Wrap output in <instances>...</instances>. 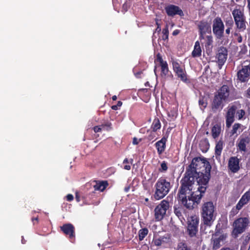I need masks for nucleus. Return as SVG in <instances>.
<instances>
[{
    "label": "nucleus",
    "mask_w": 250,
    "mask_h": 250,
    "mask_svg": "<svg viewBox=\"0 0 250 250\" xmlns=\"http://www.w3.org/2000/svg\"><path fill=\"white\" fill-rule=\"evenodd\" d=\"M237 77L241 83H248L250 80V64L242 65L237 73Z\"/></svg>",
    "instance_id": "13"
},
{
    "label": "nucleus",
    "mask_w": 250,
    "mask_h": 250,
    "mask_svg": "<svg viewBox=\"0 0 250 250\" xmlns=\"http://www.w3.org/2000/svg\"><path fill=\"white\" fill-rule=\"evenodd\" d=\"M125 191H128L127 188H126Z\"/></svg>",
    "instance_id": "62"
},
{
    "label": "nucleus",
    "mask_w": 250,
    "mask_h": 250,
    "mask_svg": "<svg viewBox=\"0 0 250 250\" xmlns=\"http://www.w3.org/2000/svg\"><path fill=\"white\" fill-rule=\"evenodd\" d=\"M223 148V142L220 140L216 144L215 147V154L216 158H220Z\"/></svg>",
    "instance_id": "27"
},
{
    "label": "nucleus",
    "mask_w": 250,
    "mask_h": 250,
    "mask_svg": "<svg viewBox=\"0 0 250 250\" xmlns=\"http://www.w3.org/2000/svg\"><path fill=\"white\" fill-rule=\"evenodd\" d=\"M155 62H159L161 66V76L162 78L166 79L168 77L173 78V75L169 72L168 64L166 61H164L161 55L158 53L156 55V59Z\"/></svg>",
    "instance_id": "10"
},
{
    "label": "nucleus",
    "mask_w": 250,
    "mask_h": 250,
    "mask_svg": "<svg viewBox=\"0 0 250 250\" xmlns=\"http://www.w3.org/2000/svg\"><path fill=\"white\" fill-rule=\"evenodd\" d=\"M158 20H156V24L157 26L160 27V24L158 22Z\"/></svg>",
    "instance_id": "61"
},
{
    "label": "nucleus",
    "mask_w": 250,
    "mask_h": 250,
    "mask_svg": "<svg viewBox=\"0 0 250 250\" xmlns=\"http://www.w3.org/2000/svg\"><path fill=\"white\" fill-rule=\"evenodd\" d=\"M156 131H154L153 130H152L151 131H149L148 130L147 131V133L149 132V134L147 136V140H149V141H152L153 140H156Z\"/></svg>",
    "instance_id": "38"
},
{
    "label": "nucleus",
    "mask_w": 250,
    "mask_h": 250,
    "mask_svg": "<svg viewBox=\"0 0 250 250\" xmlns=\"http://www.w3.org/2000/svg\"><path fill=\"white\" fill-rule=\"evenodd\" d=\"M161 31V27L157 26L156 29H155V32H157L159 33Z\"/></svg>",
    "instance_id": "58"
},
{
    "label": "nucleus",
    "mask_w": 250,
    "mask_h": 250,
    "mask_svg": "<svg viewBox=\"0 0 250 250\" xmlns=\"http://www.w3.org/2000/svg\"><path fill=\"white\" fill-rule=\"evenodd\" d=\"M225 102V101L215 94L211 103L212 111L213 112H216L217 111L222 109L224 107V102Z\"/></svg>",
    "instance_id": "19"
},
{
    "label": "nucleus",
    "mask_w": 250,
    "mask_h": 250,
    "mask_svg": "<svg viewBox=\"0 0 250 250\" xmlns=\"http://www.w3.org/2000/svg\"><path fill=\"white\" fill-rule=\"evenodd\" d=\"M199 29V40L202 41L204 39V36L206 33H211V27L210 24L206 21L202 20L199 21L198 24Z\"/></svg>",
    "instance_id": "15"
},
{
    "label": "nucleus",
    "mask_w": 250,
    "mask_h": 250,
    "mask_svg": "<svg viewBox=\"0 0 250 250\" xmlns=\"http://www.w3.org/2000/svg\"><path fill=\"white\" fill-rule=\"evenodd\" d=\"M241 125L239 123H235L232 127V129L231 130V135H234L237 133L238 129L240 127Z\"/></svg>",
    "instance_id": "39"
},
{
    "label": "nucleus",
    "mask_w": 250,
    "mask_h": 250,
    "mask_svg": "<svg viewBox=\"0 0 250 250\" xmlns=\"http://www.w3.org/2000/svg\"><path fill=\"white\" fill-rule=\"evenodd\" d=\"M161 125L159 119L158 118H155L152 122L151 125V128L154 131H157V130L160 129Z\"/></svg>",
    "instance_id": "30"
},
{
    "label": "nucleus",
    "mask_w": 250,
    "mask_h": 250,
    "mask_svg": "<svg viewBox=\"0 0 250 250\" xmlns=\"http://www.w3.org/2000/svg\"><path fill=\"white\" fill-rule=\"evenodd\" d=\"M247 97L250 98V87L247 90Z\"/></svg>",
    "instance_id": "56"
},
{
    "label": "nucleus",
    "mask_w": 250,
    "mask_h": 250,
    "mask_svg": "<svg viewBox=\"0 0 250 250\" xmlns=\"http://www.w3.org/2000/svg\"><path fill=\"white\" fill-rule=\"evenodd\" d=\"M168 169L167 163L165 161H163L161 164L160 167L159 168L158 170L160 172H165Z\"/></svg>",
    "instance_id": "36"
},
{
    "label": "nucleus",
    "mask_w": 250,
    "mask_h": 250,
    "mask_svg": "<svg viewBox=\"0 0 250 250\" xmlns=\"http://www.w3.org/2000/svg\"><path fill=\"white\" fill-rule=\"evenodd\" d=\"M165 11L168 16L173 17L178 15L181 17L184 15L182 10L178 6L173 4H169L166 6Z\"/></svg>",
    "instance_id": "17"
},
{
    "label": "nucleus",
    "mask_w": 250,
    "mask_h": 250,
    "mask_svg": "<svg viewBox=\"0 0 250 250\" xmlns=\"http://www.w3.org/2000/svg\"><path fill=\"white\" fill-rule=\"evenodd\" d=\"M199 219L196 216H191L188 222L187 232L191 237L195 236L198 231Z\"/></svg>",
    "instance_id": "11"
},
{
    "label": "nucleus",
    "mask_w": 250,
    "mask_h": 250,
    "mask_svg": "<svg viewBox=\"0 0 250 250\" xmlns=\"http://www.w3.org/2000/svg\"><path fill=\"white\" fill-rule=\"evenodd\" d=\"M76 200L77 202H79L80 201V196L79 195L78 193H76V196H75Z\"/></svg>",
    "instance_id": "54"
},
{
    "label": "nucleus",
    "mask_w": 250,
    "mask_h": 250,
    "mask_svg": "<svg viewBox=\"0 0 250 250\" xmlns=\"http://www.w3.org/2000/svg\"><path fill=\"white\" fill-rule=\"evenodd\" d=\"M241 48V50L240 51V53L241 54H245L247 52V47L245 44H242L240 46Z\"/></svg>",
    "instance_id": "46"
},
{
    "label": "nucleus",
    "mask_w": 250,
    "mask_h": 250,
    "mask_svg": "<svg viewBox=\"0 0 250 250\" xmlns=\"http://www.w3.org/2000/svg\"><path fill=\"white\" fill-rule=\"evenodd\" d=\"M174 212L178 218H180L182 216V212L181 209L179 208H177L174 207Z\"/></svg>",
    "instance_id": "44"
},
{
    "label": "nucleus",
    "mask_w": 250,
    "mask_h": 250,
    "mask_svg": "<svg viewBox=\"0 0 250 250\" xmlns=\"http://www.w3.org/2000/svg\"><path fill=\"white\" fill-rule=\"evenodd\" d=\"M202 49L200 46V42L197 41L195 42L194 49L191 53V55L193 58H198L201 56Z\"/></svg>",
    "instance_id": "25"
},
{
    "label": "nucleus",
    "mask_w": 250,
    "mask_h": 250,
    "mask_svg": "<svg viewBox=\"0 0 250 250\" xmlns=\"http://www.w3.org/2000/svg\"><path fill=\"white\" fill-rule=\"evenodd\" d=\"M108 186V183L107 181H102L96 182V185L94 186V188L95 190L103 191Z\"/></svg>",
    "instance_id": "26"
},
{
    "label": "nucleus",
    "mask_w": 250,
    "mask_h": 250,
    "mask_svg": "<svg viewBox=\"0 0 250 250\" xmlns=\"http://www.w3.org/2000/svg\"><path fill=\"white\" fill-rule=\"evenodd\" d=\"M172 68L175 75L184 83L188 81V75L184 66H182L177 61H171Z\"/></svg>",
    "instance_id": "9"
},
{
    "label": "nucleus",
    "mask_w": 250,
    "mask_h": 250,
    "mask_svg": "<svg viewBox=\"0 0 250 250\" xmlns=\"http://www.w3.org/2000/svg\"><path fill=\"white\" fill-rule=\"evenodd\" d=\"M236 114L238 120H241L245 115V111L243 109L238 110H236Z\"/></svg>",
    "instance_id": "41"
},
{
    "label": "nucleus",
    "mask_w": 250,
    "mask_h": 250,
    "mask_svg": "<svg viewBox=\"0 0 250 250\" xmlns=\"http://www.w3.org/2000/svg\"><path fill=\"white\" fill-rule=\"evenodd\" d=\"M237 42L239 43L241 42H242V37L239 35V36L237 38Z\"/></svg>",
    "instance_id": "55"
},
{
    "label": "nucleus",
    "mask_w": 250,
    "mask_h": 250,
    "mask_svg": "<svg viewBox=\"0 0 250 250\" xmlns=\"http://www.w3.org/2000/svg\"><path fill=\"white\" fill-rule=\"evenodd\" d=\"M66 198L67 201H68L69 202H70V201H72L73 200L74 197H73V195L72 194H69L66 195Z\"/></svg>",
    "instance_id": "50"
},
{
    "label": "nucleus",
    "mask_w": 250,
    "mask_h": 250,
    "mask_svg": "<svg viewBox=\"0 0 250 250\" xmlns=\"http://www.w3.org/2000/svg\"><path fill=\"white\" fill-rule=\"evenodd\" d=\"M225 26L224 22L219 17L214 19L212 22V32L218 39H222L224 35Z\"/></svg>",
    "instance_id": "7"
},
{
    "label": "nucleus",
    "mask_w": 250,
    "mask_h": 250,
    "mask_svg": "<svg viewBox=\"0 0 250 250\" xmlns=\"http://www.w3.org/2000/svg\"><path fill=\"white\" fill-rule=\"evenodd\" d=\"M177 250H190V249L186 243L180 242L177 246Z\"/></svg>",
    "instance_id": "37"
},
{
    "label": "nucleus",
    "mask_w": 250,
    "mask_h": 250,
    "mask_svg": "<svg viewBox=\"0 0 250 250\" xmlns=\"http://www.w3.org/2000/svg\"><path fill=\"white\" fill-rule=\"evenodd\" d=\"M204 45L206 49V52L208 54H209L212 52L213 48V37L210 34L206 36H204Z\"/></svg>",
    "instance_id": "22"
},
{
    "label": "nucleus",
    "mask_w": 250,
    "mask_h": 250,
    "mask_svg": "<svg viewBox=\"0 0 250 250\" xmlns=\"http://www.w3.org/2000/svg\"><path fill=\"white\" fill-rule=\"evenodd\" d=\"M162 40L164 41H168V26L167 24L164 28L162 30Z\"/></svg>",
    "instance_id": "35"
},
{
    "label": "nucleus",
    "mask_w": 250,
    "mask_h": 250,
    "mask_svg": "<svg viewBox=\"0 0 250 250\" xmlns=\"http://www.w3.org/2000/svg\"><path fill=\"white\" fill-rule=\"evenodd\" d=\"M117 96L116 95H114L112 97V99L113 101H116L117 100Z\"/></svg>",
    "instance_id": "60"
},
{
    "label": "nucleus",
    "mask_w": 250,
    "mask_h": 250,
    "mask_svg": "<svg viewBox=\"0 0 250 250\" xmlns=\"http://www.w3.org/2000/svg\"><path fill=\"white\" fill-rule=\"evenodd\" d=\"M141 141V139H140L139 141H138L137 138L134 137L133 139L132 144L134 145H137L139 143V142H140Z\"/></svg>",
    "instance_id": "51"
},
{
    "label": "nucleus",
    "mask_w": 250,
    "mask_h": 250,
    "mask_svg": "<svg viewBox=\"0 0 250 250\" xmlns=\"http://www.w3.org/2000/svg\"><path fill=\"white\" fill-rule=\"evenodd\" d=\"M242 208L236 204V206L233 207L229 213V219L233 218L236 214H238L239 210Z\"/></svg>",
    "instance_id": "32"
},
{
    "label": "nucleus",
    "mask_w": 250,
    "mask_h": 250,
    "mask_svg": "<svg viewBox=\"0 0 250 250\" xmlns=\"http://www.w3.org/2000/svg\"><path fill=\"white\" fill-rule=\"evenodd\" d=\"M228 57V50L226 47L221 46L218 48L216 54V59H217V63H218V67L221 69L222 66L226 62Z\"/></svg>",
    "instance_id": "14"
},
{
    "label": "nucleus",
    "mask_w": 250,
    "mask_h": 250,
    "mask_svg": "<svg viewBox=\"0 0 250 250\" xmlns=\"http://www.w3.org/2000/svg\"><path fill=\"white\" fill-rule=\"evenodd\" d=\"M148 233V230L146 228H144L140 229L138 232L139 241H141L143 240L145 237L147 235Z\"/></svg>",
    "instance_id": "31"
},
{
    "label": "nucleus",
    "mask_w": 250,
    "mask_h": 250,
    "mask_svg": "<svg viewBox=\"0 0 250 250\" xmlns=\"http://www.w3.org/2000/svg\"><path fill=\"white\" fill-rule=\"evenodd\" d=\"M232 29V28L229 27H226V29L225 30V33L227 35H229L230 33V30Z\"/></svg>",
    "instance_id": "52"
},
{
    "label": "nucleus",
    "mask_w": 250,
    "mask_h": 250,
    "mask_svg": "<svg viewBox=\"0 0 250 250\" xmlns=\"http://www.w3.org/2000/svg\"><path fill=\"white\" fill-rule=\"evenodd\" d=\"M60 230L68 237L71 243L75 241V228L71 223H66L60 227Z\"/></svg>",
    "instance_id": "12"
},
{
    "label": "nucleus",
    "mask_w": 250,
    "mask_h": 250,
    "mask_svg": "<svg viewBox=\"0 0 250 250\" xmlns=\"http://www.w3.org/2000/svg\"><path fill=\"white\" fill-rule=\"evenodd\" d=\"M238 107L236 105L233 104L228 107V111L226 114V126L229 128L234 121V116Z\"/></svg>",
    "instance_id": "16"
},
{
    "label": "nucleus",
    "mask_w": 250,
    "mask_h": 250,
    "mask_svg": "<svg viewBox=\"0 0 250 250\" xmlns=\"http://www.w3.org/2000/svg\"><path fill=\"white\" fill-rule=\"evenodd\" d=\"M250 223L247 217H239L236 219L233 223V229L231 232L232 236L236 238L239 234L245 231Z\"/></svg>",
    "instance_id": "6"
},
{
    "label": "nucleus",
    "mask_w": 250,
    "mask_h": 250,
    "mask_svg": "<svg viewBox=\"0 0 250 250\" xmlns=\"http://www.w3.org/2000/svg\"><path fill=\"white\" fill-rule=\"evenodd\" d=\"M169 207V203L166 200H162L156 207L154 209V216L156 221H159L164 218Z\"/></svg>",
    "instance_id": "8"
},
{
    "label": "nucleus",
    "mask_w": 250,
    "mask_h": 250,
    "mask_svg": "<svg viewBox=\"0 0 250 250\" xmlns=\"http://www.w3.org/2000/svg\"><path fill=\"white\" fill-rule=\"evenodd\" d=\"M211 166L200 157H195L181 180L177 199L187 208L192 209L200 203L208 187Z\"/></svg>",
    "instance_id": "1"
},
{
    "label": "nucleus",
    "mask_w": 250,
    "mask_h": 250,
    "mask_svg": "<svg viewBox=\"0 0 250 250\" xmlns=\"http://www.w3.org/2000/svg\"><path fill=\"white\" fill-rule=\"evenodd\" d=\"M180 33V30L178 29H176L174 30L172 32V35L173 36H176L178 35Z\"/></svg>",
    "instance_id": "53"
},
{
    "label": "nucleus",
    "mask_w": 250,
    "mask_h": 250,
    "mask_svg": "<svg viewBox=\"0 0 250 250\" xmlns=\"http://www.w3.org/2000/svg\"><path fill=\"white\" fill-rule=\"evenodd\" d=\"M22 243L24 244V242H23V240H22Z\"/></svg>",
    "instance_id": "64"
},
{
    "label": "nucleus",
    "mask_w": 250,
    "mask_h": 250,
    "mask_svg": "<svg viewBox=\"0 0 250 250\" xmlns=\"http://www.w3.org/2000/svg\"><path fill=\"white\" fill-rule=\"evenodd\" d=\"M101 126L103 128H106L107 131H109L112 129V124L110 122H107L104 124H103Z\"/></svg>",
    "instance_id": "45"
},
{
    "label": "nucleus",
    "mask_w": 250,
    "mask_h": 250,
    "mask_svg": "<svg viewBox=\"0 0 250 250\" xmlns=\"http://www.w3.org/2000/svg\"><path fill=\"white\" fill-rule=\"evenodd\" d=\"M215 207L212 202H207L203 204L202 207L201 217L202 223L200 230L205 233L206 227H211L215 219L214 215Z\"/></svg>",
    "instance_id": "2"
},
{
    "label": "nucleus",
    "mask_w": 250,
    "mask_h": 250,
    "mask_svg": "<svg viewBox=\"0 0 250 250\" xmlns=\"http://www.w3.org/2000/svg\"><path fill=\"white\" fill-rule=\"evenodd\" d=\"M178 114L177 108H173L168 113V116H171L173 118H176Z\"/></svg>",
    "instance_id": "42"
},
{
    "label": "nucleus",
    "mask_w": 250,
    "mask_h": 250,
    "mask_svg": "<svg viewBox=\"0 0 250 250\" xmlns=\"http://www.w3.org/2000/svg\"><path fill=\"white\" fill-rule=\"evenodd\" d=\"M141 199L142 200L141 202L146 206H148L150 205L148 198L142 196L141 197Z\"/></svg>",
    "instance_id": "47"
},
{
    "label": "nucleus",
    "mask_w": 250,
    "mask_h": 250,
    "mask_svg": "<svg viewBox=\"0 0 250 250\" xmlns=\"http://www.w3.org/2000/svg\"><path fill=\"white\" fill-rule=\"evenodd\" d=\"M101 126H95L93 127V130L95 133L99 132L102 131V127Z\"/></svg>",
    "instance_id": "49"
},
{
    "label": "nucleus",
    "mask_w": 250,
    "mask_h": 250,
    "mask_svg": "<svg viewBox=\"0 0 250 250\" xmlns=\"http://www.w3.org/2000/svg\"><path fill=\"white\" fill-rule=\"evenodd\" d=\"M221 125L219 124H216L213 125L211 129L212 136L214 139L219 137L221 132Z\"/></svg>",
    "instance_id": "28"
},
{
    "label": "nucleus",
    "mask_w": 250,
    "mask_h": 250,
    "mask_svg": "<svg viewBox=\"0 0 250 250\" xmlns=\"http://www.w3.org/2000/svg\"><path fill=\"white\" fill-rule=\"evenodd\" d=\"M125 191H128L127 188H126Z\"/></svg>",
    "instance_id": "63"
},
{
    "label": "nucleus",
    "mask_w": 250,
    "mask_h": 250,
    "mask_svg": "<svg viewBox=\"0 0 250 250\" xmlns=\"http://www.w3.org/2000/svg\"><path fill=\"white\" fill-rule=\"evenodd\" d=\"M250 201V190L246 191L241 197L240 200L237 204L240 208H242L247 205Z\"/></svg>",
    "instance_id": "24"
},
{
    "label": "nucleus",
    "mask_w": 250,
    "mask_h": 250,
    "mask_svg": "<svg viewBox=\"0 0 250 250\" xmlns=\"http://www.w3.org/2000/svg\"><path fill=\"white\" fill-rule=\"evenodd\" d=\"M199 105L200 108L204 110L208 105L207 99L205 96H201L199 100Z\"/></svg>",
    "instance_id": "33"
},
{
    "label": "nucleus",
    "mask_w": 250,
    "mask_h": 250,
    "mask_svg": "<svg viewBox=\"0 0 250 250\" xmlns=\"http://www.w3.org/2000/svg\"><path fill=\"white\" fill-rule=\"evenodd\" d=\"M234 21H233L232 18L230 17L229 18L227 19L225 21V24L226 27L232 28L234 25Z\"/></svg>",
    "instance_id": "40"
},
{
    "label": "nucleus",
    "mask_w": 250,
    "mask_h": 250,
    "mask_svg": "<svg viewBox=\"0 0 250 250\" xmlns=\"http://www.w3.org/2000/svg\"><path fill=\"white\" fill-rule=\"evenodd\" d=\"M215 95L226 102L229 95V89L228 86L223 85Z\"/></svg>",
    "instance_id": "20"
},
{
    "label": "nucleus",
    "mask_w": 250,
    "mask_h": 250,
    "mask_svg": "<svg viewBox=\"0 0 250 250\" xmlns=\"http://www.w3.org/2000/svg\"><path fill=\"white\" fill-rule=\"evenodd\" d=\"M238 141L237 145L238 149L241 151H246V146L249 143L250 141V138L248 137L240 138Z\"/></svg>",
    "instance_id": "23"
},
{
    "label": "nucleus",
    "mask_w": 250,
    "mask_h": 250,
    "mask_svg": "<svg viewBox=\"0 0 250 250\" xmlns=\"http://www.w3.org/2000/svg\"><path fill=\"white\" fill-rule=\"evenodd\" d=\"M32 221L33 222V224H35V221H36L37 222H38V218H32Z\"/></svg>",
    "instance_id": "57"
},
{
    "label": "nucleus",
    "mask_w": 250,
    "mask_h": 250,
    "mask_svg": "<svg viewBox=\"0 0 250 250\" xmlns=\"http://www.w3.org/2000/svg\"><path fill=\"white\" fill-rule=\"evenodd\" d=\"M167 238L165 237H155L153 238L152 243L156 246H160L162 244L166 243Z\"/></svg>",
    "instance_id": "29"
},
{
    "label": "nucleus",
    "mask_w": 250,
    "mask_h": 250,
    "mask_svg": "<svg viewBox=\"0 0 250 250\" xmlns=\"http://www.w3.org/2000/svg\"><path fill=\"white\" fill-rule=\"evenodd\" d=\"M155 191L154 194V198L159 200L165 197L169 192L171 185L169 182L165 178H160L155 185Z\"/></svg>",
    "instance_id": "4"
},
{
    "label": "nucleus",
    "mask_w": 250,
    "mask_h": 250,
    "mask_svg": "<svg viewBox=\"0 0 250 250\" xmlns=\"http://www.w3.org/2000/svg\"><path fill=\"white\" fill-rule=\"evenodd\" d=\"M123 103L121 101H118L116 105H113L111 106V109L114 110L118 109V107L122 106Z\"/></svg>",
    "instance_id": "48"
},
{
    "label": "nucleus",
    "mask_w": 250,
    "mask_h": 250,
    "mask_svg": "<svg viewBox=\"0 0 250 250\" xmlns=\"http://www.w3.org/2000/svg\"><path fill=\"white\" fill-rule=\"evenodd\" d=\"M232 15L236 29L239 32L244 31L247 27V21L244 11L239 8H235L232 11Z\"/></svg>",
    "instance_id": "5"
},
{
    "label": "nucleus",
    "mask_w": 250,
    "mask_h": 250,
    "mask_svg": "<svg viewBox=\"0 0 250 250\" xmlns=\"http://www.w3.org/2000/svg\"><path fill=\"white\" fill-rule=\"evenodd\" d=\"M220 250H233L229 248H223Z\"/></svg>",
    "instance_id": "59"
},
{
    "label": "nucleus",
    "mask_w": 250,
    "mask_h": 250,
    "mask_svg": "<svg viewBox=\"0 0 250 250\" xmlns=\"http://www.w3.org/2000/svg\"><path fill=\"white\" fill-rule=\"evenodd\" d=\"M167 138L164 136L162 138L155 144V146L159 155H161L165 150L166 148V142Z\"/></svg>",
    "instance_id": "21"
},
{
    "label": "nucleus",
    "mask_w": 250,
    "mask_h": 250,
    "mask_svg": "<svg viewBox=\"0 0 250 250\" xmlns=\"http://www.w3.org/2000/svg\"><path fill=\"white\" fill-rule=\"evenodd\" d=\"M204 144L205 145V149L204 150L202 149V150L203 152H206L207 151V150L208 149L209 145L208 143L206 141H205L204 142H201V143L200 144V146L201 148L202 147V146Z\"/></svg>",
    "instance_id": "43"
},
{
    "label": "nucleus",
    "mask_w": 250,
    "mask_h": 250,
    "mask_svg": "<svg viewBox=\"0 0 250 250\" xmlns=\"http://www.w3.org/2000/svg\"><path fill=\"white\" fill-rule=\"evenodd\" d=\"M240 160L235 156L229 158L228 162V168L233 173L237 172L240 169Z\"/></svg>",
    "instance_id": "18"
},
{
    "label": "nucleus",
    "mask_w": 250,
    "mask_h": 250,
    "mask_svg": "<svg viewBox=\"0 0 250 250\" xmlns=\"http://www.w3.org/2000/svg\"><path fill=\"white\" fill-rule=\"evenodd\" d=\"M133 162V159L128 160L127 158H125L123 161V164H124V168L125 169L129 170L131 169V166L129 164L132 165Z\"/></svg>",
    "instance_id": "34"
},
{
    "label": "nucleus",
    "mask_w": 250,
    "mask_h": 250,
    "mask_svg": "<svg viewBox=\"0 0 250 250\" xmlns=\"http://www.w3.org/2000/svg\"><path fill=\"white\" fill-rule=\"evenodd\" d=\"M228 237V234L225 232L220 223L216 226L214 232L212 234L210 247L211 250H217L224 245Z\"/></svg>",
    "instance_id": "3"
}]
</instances>
